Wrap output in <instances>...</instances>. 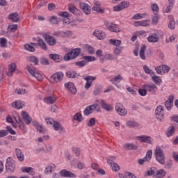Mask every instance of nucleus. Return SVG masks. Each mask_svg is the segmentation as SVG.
I'll return each instance as SVG.
<instances>
[{"label": "nucleus", "instance_id": "nucleus-1", "mask_svg": "<svg viewBox=\"0 0 178 178\" xmlns=\"http://www.w3.org/2000/svg\"><path fill=\"white\" fill-rule=\"evenodd\" d=\"M81 52V49L80 48H76L74 49L71 51H70L68 53H67L63 58L64 60H72V59H76L79 55H80V53Z\"/></svg>", "mask_w": 178, "mask_h": 178}, {"label": "nucleus", "instance_id": "nucleus-2", "mask_svg": "<svg viewBox=\"0 0 178 178\" xmlns=\"http://www.w3.org/2000/svg\"><path fill=\"white\" fill-rule=\"evenodd\" d=\"M154 155L156 160L159 163H161V165H165V154H163V150L161 147H156Z\"/></svg>", "mask_w": 178, "mask_h": 178}, {"label": "nucleus", "instance_id": "nucleus-3", "mask_svg": "<svg viewBox=\"0 0 178 178\" xmlns=\"http://www.w3.org/2000/svg\"><path fill=\"white\" fill-rule=\"evenodd\" d=\"M6 170L8 173H13L16 170V163L12 157H8L6 162Z\"/></svg>", "mask_w": 178, "mask_h": 178}, {"label": "nucleus", "instance_id": "nucleus-4", "mask_svg": "<svg viewBox=\"0 0 178 178\" xmlns=\"http://www.w3.org/2000/svg\"><path fill=\"white\" fill-rule=\"evenodd\" d=\"M26 69L29 73H30V74L33 76V77H35V79H36L39 81H42V75L40 72H37V71H35V68L33 67V65H28L26 66Z\"/></svg>", "mask_w": 178, "mask_h": 178}, {"label": "nucleus", "instance_id": "nucleus-5", "mask_svg": "<svg viewBox=\"0 0 178 178\" xmlns=\"http://www.w3.org/2000/svg\"><path fill=\"white\" fill-rule=\"evenodd\" d=\"M115 111L120 116H126L127 115V110L123 106L121 103H117L115 105Z\"/></svg>", "mask_w": 178, "mask_h": 178}, {"label": "nucleus", "instance_id": "nucleus-6", "mask_svg": "<svg viewBox=\"0 0 178 178\" xmlns=\"http://www.w3.org/2000/svg\"><path fill=\"white\" fill-rule=\"evenodd\" d=\"M63 72H58L55 74H54L51 76V79L53 81V83H60V81H62L63 80Z\"/></svg>", "mask_w": 178, "mask_h": 178}, {"label": "nucleus", "instance_id": "nucleus-7", "mask_svg": "<svg viewBox=\"0 0 178 178\" xmlns=\"http://www.w3.org/2000/svg\"><path fill=\"white\" fill-rule=\"evenodd\" d=\"M155 113L156 119H158V120H160V122L165 119V117L163 116V108L162 107V106H159L156 107Z\"/></svg>", "mask_w": 178, "mask_h": 178}, {"label": "nucleus", "instance_id": "nucleus-8", "mask_svg": "<svg viewBox=\"0 0 178 178\" xmlns=\"http://www.w3.org/2000/svg\"><path fill=\"white\" fill-rule=\"evenodd\" d=\"M68 10L75 16H77V17H79V16H81L82 15L81 11L77 9V8L73 4H70L68 6Z\"/></svg>", "mask_w": 178, "mask_h": 178}, {"label": "nucleus", "instance_id": "nucleus-9", "mask_svg": "<svg viewBox=\"0 0 178 178\" xmlns=\"http://www.w3.org/2000/svg\"><path fill=\"white\" fill-rule=\"evenodd\" d=\"M105 25L108 27L110 31H113V33H120V29H119L118 25L109 22H105Z\"/></svg>", "mask_w": 178, "mask_h": 178}, {"label": "nucleus", "instance_id": "nucleus-10", "mask_svg": "<svg viewBox=\"0 0 178 178\" xmlns=\"http://www.w3.org/2000/svg\"><path fill=\"white\" fill-rule=\"evenodd\" d=\"M137 140H138L140 143H146L147 144H152V138L151 136L142 135L136 137Z\"/></svg>", "mask_w": 178, "mask_h": 178}, {"label": "nucleus", "instance_id": "nucleus-11", "mask_svg": "<svg viewBox=\"0 0 178 178\" xmlns=\"http://www.w3.org/2000/svg\"><path fill=\"white\" fill-rule=\"evenodd\" d=\"M60 175L62 176V177H77V175H76V174L70 171H67V170H62L61 171H60Z\"/></svg>", "mask_w": 178, "mask_h": 178}, {"label": "nucleus", "instance_id": "nucleus-12", "mask_svg": "<svg viewBox=\"0 0 178 178\" xmlns=\"http://www.w3.org/2000/svg\"><path fill=\"white\" fill-rule=\"evenodd\" d=\"M8 20H10L13 23H18L19 21V13H12L8 17Z\"/></svg>", "mask_w": 178, "mask_h": 178}, {"label": "nucleus", "instance_id": "nucleus-13", "mask_svg": "<svg viewBox=\"0 0 178 178\" xmlns=\"http://www.w3.org/2000/svg\"><path fill=\"white\" fill-rule=\"evenodd\" d=\"M65 88H67V90H69L72 94H76L77 92V89H76L74 83L72 82L65 83Z\"/></svg>", "mask_w": 178, "mask_h": 178}, {"label": "nucleus", "instance_id": "nucleus-14", "mask_svg": "<svg viewBox=\"0 0 178 178\" xmlns=\"http://www.w3.org/2000/svg\"><path fill=\"white\" fill-rule=\"evenodd\" d=\"M79 7L84 13H86V15H90V13H91V7H90L87 3H80Z\"/></svg>", "mask_w": 178, "mask_h": 178}, {"label": "nucleus", "instance_id": "nucleus-15", "mask_svg": "<svg viewBox=\"0 0 178 178\" xmlns=\"http://www.w3.org/2000/svg\"><path fill=\"white\" fill-rule=\"evenodd\" d=\"M149 19L143 20V21H137L134 22L135 27H148L149 26Z\"/></svg>", "mask_w": 178, "mask_h": 178}, {"label": "nucleus", "instance_id": "nucleus-16", "mask_svg": "<svg viewBox=\"0 0 178 178\" xmlns=\"http://www.w3.org/2000/svg\"><path fill=\"white\" fill-rule=\"evenodd\" d=\"M107 163L110 165L112 170H113L114 172H119V170H120V167L119 166V165H118V163L115 162H112V160L108 159Z\"/></svg>", "mask_w": 178, "mask_h": 178}, {"label": "nucleus", "instance_id": "nucleus-17", "mask_svg": "<svg viewBox=\"0 0 178 178\" xmlns=\"http://www.w3.org/2000/svg\"><path fill=\"white\" fill-rule=\"evenodd\" d=\"M92 34L95 37H97L98 40H104L105 37H106V33L102 31H95Z\"/></svg>", "mask_w": 178, "mask_h": 178}, {"label": "nucleus", "instance_id": "nucleus-18", "mask_svg": "<svg viewBox=\"0 0 178 178\" xmlns=\"http://www.w3.org/2000/svg\"><path fill=\"white\" fill-rule=\"evenodd\" d=\"M65 75L68 79H77V77H80V74L73 70L67 71Z\"/></svg>", "mask_w": 178, "mask_h": 178}, {"label": "nucleus", "instance_id": "nucleus-19", "mask_svg": "<svg viewBox=\"0 0 178 178\" xmlns=\"http://www.w3.org/2000/svg\"><path fill=\"white\" fill-rule=\"evenodd\" d=\"M21 115L26 124H30V123H31V118L27 112L22 111Z\"/></svg>", "mask_w": 178, "mask_h": 178}, {"label": "nucleus", "instance_id": "nucleus-20", "mask_svg": "<svg viewBox=\"0 0 178 178\" xmlns=\"http://www.w3.org/2000/svg\"><path fill=\"white\" fill-rule=\"evenodd\" d=\"M45 41L48 44V45L54 46L56 44V39L50 35H47L45 37Z\"/></svg>", "mask_w": 178, "mask_h": 178}, {"label": "nucleus", "instance_id": "nucleus-21", "mask_svg": "<svg viewBox=\"0 0 178 178\" xmlns=\"http://www.w3.org/2000/svg\"><path fill=\"white\" fill-rule=\"evenodd\" d=\"M100 104L102 108H103V109H105V111H107V112H110V111H112V109H113V108H112V106L106 104V102L104 99L100 100Z\"/></svg>", "mask_w": 178, "mask_h": 178}, {"label": "nucleus", "instance_id": "nucleus-22", "mask_svg": "<svg viewBox=\"0 0 178 178\" xmlns=\"http://www.w3.org/2000/svg\"><path fill=\"white\" fill-rule=\"evenodd\" d=\"M94 5L93 8H92V10H95V12H97L98 13H104V10L101 9V3L99 1H95Z\"/></svg>", "mask_w": 178, "mask_h": 178}, {"label": "nucleus", "instance_id": "nucleus-23", "mask_svg": "<svg viewBox=\"0 0 178 178\" xmlns=\"http://www.w3.org/2000/svg\"><path fill=\"white\" fill-rule=\"evenodd\" d=\"M49 58H50V59H52L53 60H54V62H61L62 60V56L59 55V54H50L49 55Z\"/></svg>", "mask_w": 178, "mask_h": 178}, {"label": "nucleus", "instance_id": "nucleus-24", "mask_svg": "<svg viewBox=\"0 0 178 178\" xmlns=\"http://www.w3.org/2000/svg\"><path fill=\"white\" fill-rule=\"evenodd\" d=\"M15 152L17 159H19L20 162H23V161H24V154L23 152H22V150L20 149L16 148Z\"/></svg>", "mask_w": 178, "mask_h": 178}, {"label": "nucleus", "instance_id": "nucleus-25", "mask_svg": "<svg viewBox=\"0 0 178 178\" xmlns=\"http://www.w3.org/2000/svg\"><path fill=\"white\" fill-rule=\"evenodd\" d=\"M166 176V171L163 170H157L156 173L153 176L154 178H163Z\"/></svg>", "mask_w": 178, "mask_h": 178}, {"label": "nucleus", "instance_id": "nucleus-26", "mask_svg": "<svg viewBox=\"0 0 178 178\" xmlns=\"http://www.w3.org/2000/svg\"><path fill=\"white\" fill-rule=\"evenodd\" d=\"M147 41H149V42H158V41H159V36L156 34L150 35L147 38Z\"/></svg>", "mask_w": 178, "mask_h": 178}, {"label": "nucleus", "instance_id": "nucleus-27", "mask_svg": "<svg viewBox=\"0 0 178 178\" xmlns=\"http://www.w3.org/2000/svg\"><path fill=\"white\" fill-rule=\"evenodd\" d=\"M147 49V46L145 44H143L140 47V58L143 59V60H145V50Z\"/></svg>", "mask_w": 178, "mask_h": 178}, {"label": "nucleus", "instance_id": "nucleus-28", "mask_svg": "<svg viewBox=\"0 0 178 178\" xmlns=\"http://www.w3.org/2000/svg\"><path fill=\"white\" fill-rule=\"evenodd\" d=\"M33 126H35V127L36 128L38 131H39V133L42 134H44V133H45V129H44V127H42V126H41L38 122H33Z\"/></svg>", "mask_w": 178, "mask_h": 178}, {"label": "nucleus", "instance_id": "nucleus-29", "mask_svg": "<svg viewBox=\"0 0 178 178\" xmlns=\"http://www.w3.org/2000/svg\"><path fill=\"white\" fill-rule=\"evenodd\" d=\"M124 149H128L129 151H131L133 149H137V145L134 143H126L124 145Z\"/></svg>", "mask_w": 178, "mask_h": 178}, {"label": "nucleus", "instance_id": "nucleus-30", "mask_svg": "<svg viewBox=\"0 0 178 178\" xmlns=\"http://www.w3.org/2000/svg\"><path fill=\"white\" fill-rule=\"evenodd\" d=\"M38 45L40 47L43 51H47V44H45V42H44V40L39 38L38 40Z\"/></svg>", "mask_w": 178, "mask_h": 178}, {"label": "nucleus", "instance_id": "nucleus-31", "mask_svg": "<svg viewBox=\"0 0 178 178\" xmlns=\"http://www.w3.org/2000/svg\"><path fill=\"white\" fill-rule=\"evenodd\" d=\"M15 70H16V64L12 63L9 67V70L7 73L8 76L9 77H12V74H13V72H15Z\"/></svg>", "mask_w": 178, "mask_h": 178}, {"label": "nucleus", "instance_id": "nucleus-32", "mask_svg": "<svg viewBox=\"0 0 178 178\" xmlns=\"http://www.w3.org/2000/svg\"><path fill=\"white\" fill-rule=\"evenodd\" d=\"M175 127H176V124H172L168 128V131L167 132L168 137H170L171 136H173V134H175Z\"/></svg>", "mask_w": 178, "mask_h": 178}, {"label": "nucleus", "instance_id": "nucleus-33", "mask_svg": "<svg viewBox=\"0 0 178 178\" xmlns=\"http://www.w3.org/2000/svg\"><path fill=\"white\" fill-rule=\"evenodd\" d=\"M143 88L146 90V91L147 90L149 92H151L153 91V90H155V88H156V85L155 84H152L151 86L143 85Z\"/></svg>", "mask_w": 178, "mask_h": 178}, {"label": "nucleus", "instance_id": "nucleus-34", "mask_svg": "<svg viewBox=\"0 0 178 178\" xmlns=\"http://www.w3.org/2000/svg\"><path fill=\"white\" fill-rule=\"evenodd\" d=\"M168 6L165 9V13H169L173 9V5H175V0H168Z\"/></svg>", "mask_w": 178, "mask_h": 178}, {"label": "nucleus", "instance_id": "nucleus-35", "mask_svg": "<svg viewBox=\"0 0 178 178\" xmlns=\"http://www.w3.org/2000/svg\"><path fill=\"white\" fill-rule=\"evenodd\" d=\"M169 18L171 19V20L168 24V27L170 30H175V27H176V22L173 20V17L172 15H170Z\"/></svg>", "mask_w": 178, "mask_h": 178}, {"label": "nucleus", "instance_id": "nucleus-36", "mask_svg": "<svg viewBox=\"0 0 178 178\" xmlns=\"http://www.w3.org/2000/svg\"><path fill=\"white\" fill-rule=\"evenodd\" d=\"M46 104H55L56 102V98L55 97L49 96L44 99Z\"/></svg>", "mask_w": 178, "mask_h": 178}, {"label": "nucleus", "instance_id": "nucleus-37", "mask_svg": "<svg viewBox=\"0 0 178 178\" xmlns=\"http://www.w3.org/2000/svg\"><path fill=\"white\" fill-rule=\"evenodd\" d=\"M143 70L146 74H149V76H152L154 74H155V72H152V70L149 69L148 66L144 65L143 66Z\"/></svg>", "mask_w": 178, "mask_h": 178}, {"label": "nucleus", "instance_id": "nucleus-38", "mask_svg": "<svg viewBox=\"0 0 178 178\" xmlns=\"http://www.w3.org/2000/svg\"><path fill=\"white\" fill-rule=\"evenodd\" d=\"M151 9L152 10L154 15H158V12H159V6H158V4L152 3Z\"/></svg>", "mask_w": 178, "mask_h": 178}, {"label": "nucleus", "instance_id": "nucleus-39", "mask_svg": "<svg viewBox=\"0 0 178 178\" xmlns=\"http://www.w3.org/2000/svg\"><path fill=\"white\" fill-rule=\"evenodd\" d=\"M12 106L15 109H22L23 108V105L22 104V102L21 101H17L15 102H13L12 104Z\"/></svg>", "mask_w": 178, "mask_h": 178}, {"label": "nucleus", "instance_id": "nucleus-40", "mask_svg": "<svg viewBox=\"0 0 178 178\" xmlns=\"http://www.w3.org/2000/svg\"><path fill=\"white\" fill-rule=\"evenodd\" d=\"M155 173H156V168L155 167H152L150 170L147 171L146 176H155Z\"/></svg>", "mask_w": 178, "mask_h": 178}, {"label": "nucleus", "instance_id": "nucleus-41", "mask_svg": "<svg viewBox=\"0 0 178 178\" xmlns=\"http://www.w3.org/2000/svg\"><path fill=\"white\" fill-rule=\"evenodd\" d=\"M8 44V40L5 38H1L0 39V47L1 48H6Z\"/></svg>", "mask_w": 178, "mask_h": 178}, {"label": "nucleus", "instance_id": "nucleus-42", "mask_svg": "<svg viewBox=\"0 0 178 178\" xmlns=\"http://www.w3.org/2000/svg\"><path fill=\"white\" fill-rule=\"evenodd\" d=\"M97 77L92 76H88L83 78V80H86V81L90 83V84H92V81H95Z\"/></svg>", "mask_w": 178, "mask_h": 178}, {"label": "nucleus", "instance_id": "nucleus-43", "mask_svg": "<svg viewBox=\"0 0 178 178\" xmlns=\"http://www.w3.org/2000/svg\"><path fill=\"white\" fill-rule=\"evenodd\" d=\"M109 42L110 44H111L112 45H115V47H119V45L122 44V41L119 40H115V39H111L109 40Z\"/></svg>", "mask_w": 178, "mask_h": 178}, {"label": "nucleus", "instance_id": "nucleus-44", "mask_svg": "<svg viewBox=\"0 0 178 178\" xmlns=\"http://www.w3.org/2000/svg\"><path fill=\"white\" fill-rule=\"evenodd\" d=\"M24 49L26 51H29V52H35V48H34V47L31 46L30 44H26L24 45Z\"/></svg>", "mask_w": 178, "mask_h": 178}, {"label": "nucleus", "instance_id": "nucleus-45", "mask_svg": "<svg viewBox=\"0 0 178 178\" xmlns=\"http://www.w3.org/2000/svg\"><path fill=\"white\" fill-rule=\"evenodd\" d=\"M83 59H84L86 62H94L95 57L92 56H83Z\"/></svg>", "mask_w": 178, "mask_h": 178}, {"label": "nucleus", "instance_id": "nucleus-46", "mask_svg": "<svg viewBox=\"0 0 178 178\" xmlns=\"http://www.w3.org/2000/svg\"><path fill=\"white\" fill-rule=\"evenodd\" d=\"M74 120H77V122H83V115L80 113H78L74 115Z\"/></svg>", "mask_w": 178, "mask_h": 178}, {"label": "nucleus", "instance_id": "nucleus-47", "mask_svg": "<svg viewBox=\"0 0 178 178\" xmlns=\"http://www.w3.org/2000/svg\"><path fill=\"white\" fill-rule=\"evenodd\" d=\"M16 30H17V24L9 25L8 27V31H10V33H15Z\"/></svg>", "mask_w": 178, "mask_h": 178}, {"label": "nucleus", "instance_id": "nucleus-48", "mask_svg": "<svg viewBox=\"0 0 178 178\" xmlns=\"http://www.w3.org/2000/svg\"><path fill=\"white\" fill-rule=\"evenodd\" d=\"M127 126H128V127H138V123L134 121H128Z\"/></svg>", "mask_w": 178, "mask_h": 178}, {"label": "nucleus", "instance_id": "nucleus-49", "mask_svg": "<svg viewBox=\"0 0 178 178\" xmlns=\"http://www.w3.org/2000/svg\"><path fill=\"white\" fill-rule=\"evenodd\" d=\"M86 49H87L88 53L90 55H92L93 54L95 53V50H94V48H92V47L90 46V45H86L85 46Z\"/></svg>", "mask_w": 178, "mask_h": 178}, {"label": "nucleus", "instance_id": "nucleus-50", "mask_svg": "<svg viewBox=\"0 0 178 178\" xmlns=\"http://www.w3.org/2000/svg\"><path fill=\"white\" fill-rule=\"evenodd\" d=\"M49 22L51 24H58V23H59V19H58V17L56 16H52L49 19Z\"/></svg>", "mask_w": 178, "mask_h": 178}, {"label": "nucleus", "instance_id": "nucleus-51", "mask_svg": "<svg viewBox=\"0 0 178 178\" xmlns=\"http://www.w3.org/2000/svg\"><path fill=\"white\" fill-rule=\"evenodd\" d=\"M53 127L56 131H59V129H60V127H62V124H60V123L58 122L54 121V123L53 124Z\"/></svg>", "mask_w": 178, "mask_h": 178}, {"label": "nucleus", "instance_id": "nucleus-52", "mask_svg": "<svg viewBox=\"0 0 178 178\" xmlns=\"http://www.w3.org/2000/svg\"><path fill=\"white\" fill-rule=\"evenodd\" d=\"M152 79L153 81L155 83V84H161V79H159V76H155V74L152 75Z\"/></svg>", "mask_w": 178, "mask_h": 178}, {"label": "nucleus", "instance_id": "nucleus-53", "mask_svg": "<svg viewBox=\"0 0 178 178\" xmlns=\"http://www.w3.org/2000/svg\"><path fill=\"white\" fill-rule=\"evenodd\" d=\"M161 69L163 70V74H165V73H168L170 70V67L166 65H161Z\"/></svg>", "mask_w": 178, "mask_h": 178}, {"label": "nucleus", "instance_id": "nucleus-54", "mask_svg": "<svg viewBox=\"0 0 178 178\" xmlns=\"http://www.w3.org/2000/svg\"><path fill=\"white\" fill-rule=\"evenodd\" d=\"M60 16H61L62 17H65L67 20H69L72 15H70L69 13L66 11H64L60 14Z\"/></svg>", "mask_w": 178, "mask_h": 178}, {"label": "nucleus", "instance_id": "nucleus-55", "mask_svg": "<svg viewBox=\"0 0 178 178\" xmlns=\"http://www.w3.org/2000/svg\"><path fill=\"white\" fill-rule=\"evenodd\" d=\"M114 12H120V10H123V7L121 3L113 7Z\"/></svg>", "mask_w": 178, "mask_h": 178}, {"label": "nucleus", "instance_id": "nucleus-56", "mask_svg": "<svg viewBox=\"0 0 178 178\" xmlns=\"http://www.w3.org/2000/svg\"><path fill=\"white\" fill-rule=\"evenodd\" d=\"M145 158L147 159V161H151V159L152 158V150H148Z\"/></svg>", "mask_w": 178, "mask_h": 178}, {"label": "nucleus", "instance_id": "nucleus-57", "mask_svg": "<svg viewBox=\"0 0 178 178\" xmlns=\"http://www.w3.org/2000/svg\"><path fill=\"white\" fill-rule=\"evenodd\" d=\"M159 20V17L158 16V14L154 15V16L152 17V24H158V22Z\"/></svg>", "mask_w": 178, "mask_h": 178}, {"label": "nucleus", "instance_id": "nucleus-58", "mask_svg": "<svg viewBox=\"0 0 178 178\" xmlns=\"http://www.w3.org/2000/svg\"><path fill=\"white\" fill-rule=\"evenodd\" d=\"M143 17H144L143 14L137 13L132 17V19L134 20H140V19H143Z\"/></svg>", "mask_w": 178, "mask_h": 178}, {"label": "nucleus", "instance_id": "nucleus-59", "mask_svg": "<svg viewBox=\"0 0 178 178\" xmlns=\"http://www.w3.org/2000/svg\"><path fill=\"white\" fill-rule=\"evenodd\" d=\"M122 50H123V47H118L115 48L114 50L115 55H120V54H122Z\"/></svg>", "mask_w": 178, "mask_h": 178}, {"label": "nucleus", "instance_id": "nucleus-60", "mask_svg": "<svg viewBox=\"0 0 178 178\" xmlns=\"http://www.w3.org/2000/svg\"><path fill=\"white\" fill-rule=\"evenodd\" d=\"M120 80H122V76L118 75V76H115L114 78H112L111 79H110V81L111 83H113V81H118V83H120Z\"/></svg>", "mask_w": 178, "mask_h": 178}, {"label": "nucleus", "instance_id": "nucleus-61", "mask_svg": "<svg viewBox=\"0 0 178 178\" xmlns=\"http://www.w3.org/2000/svg\"><path fill=\"white\" fill-rule=\"evenodd\" d=\"M104 59H106V60H115L116 58L115 56H113V55L108 54H106Z\"/></svg>", "mask_w": 178, "mask_h": 178}, {"label": "nucleus", "instance_id": "nucleus-62", "mask_svg": "<svg viewBox=\"0 0 178 178\" xmlns=\"http://www.w3.org/2000/svg\"><path fill=\"white\" fill-rule=\"evenodd\" d=\"M86 64H87V62L84 60L78 61L75 63V65L76 66H79V67H83V66H86Z\"/></svg>", "mask_w": 178, "mask_h": 178}, {"label": "nucleus", "instance_id": "nucleus-63", "mask_svg": "<svg viewBox=\"0 0 178 178\" xmlns=\"http://www.w3.org/2000/svg\"><path fill=\"white\" fill-rule=\"evenodd\" d=\"M87 125L88 127H92V126H95V118H90Z\"/></svg>", "mask_w": 178, "mask_h": 178}, {"label": "nucleus", "instance_id": "nucleus-64", "mask_svg": "<svg viewBox=\"0 0 178 178\" xmlns=\"http://www.w3.org/2000/svg\"><path fill=\"white\" fill-rule=\"evenodd\" d=\"M29 60L30 62L35 63V65H38V58L35 56H31Z\"/></svg>", "mask_w": 178, "mask_h": 178}]
</instances>
